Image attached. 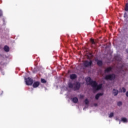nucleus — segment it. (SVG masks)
Segmentation results:
<instances>
[{
    "instance_id": "obj_22",
    "label": "nucleus",
    "mask_w": 128,
    "mask_h": 128,
    "mask_svg": "<svg viewBox=\"0 0 128 128\" xmlns=\"http://www.w3.org/2000/svg\"><path fill=\"white\" fill-rule=\"evenodd\" d=\"M2 16V11L0 10V16Z\"/></svg>"
},
{
    "instance_id": "obj_5",
    "label": "nucleus",
    "mask_w": 128,
    "mask_h": 128,
    "mask_svg": "<svg viewBox=\"0 0 128 128\" xmlns=\"http://www.w3.org/2000/svg\"><path fill=\"white\" fill-rule=\"evenodd\" d=\"M74 90H78L80 88V82H76L74 84Z\"/></svg>"
},
{
    "instance_id": "obj_32",
    "label": "nucleus",
    "mask_w": 128,
    "mask_h": 128,
    "mask_svg": "<svg viewBox=\"0 0 128 128\" xmlns=\"http://www.w3.org/2000/svg\"><path fill=\"white\" fill-rule=\"evenodd\" d=\"M80 96H84L80 95Z\"/></svg>"
},
{
    "instance_id": "obj_7",
    "label": "nucleus",
    "mask_w": 128,
    "mask_h": 128,
    "mask_svg": "<svg viewBox=\"0 0 128 128\" xmlns=\"http://www.w3.org/2000/svg\"><path fill=\"white\" fill-rule=\"evenodd\" d=\"M84 102L85 104L86 105V106H85V108H84V110H86V108H88V104H90V101H88V98H86L84 100Z\"/></svg>"
},
{
    "instance_id": "obj_2",
    "label": "nucleus",
    "mask_w": 128,
    "mask_h": 128,
    "mask_svg": "<svg viewBox=\"0 0 128 128\" xmlns=\"http://www.w3.org/2000/svg\"><path fill=\"white\" fill-rule=\"evenodd\" d=\"M116 76L114 74H108L105 76L104 80H114Z\"/></svg>"
},
{
    "instance_id": "obj_14",
    "label": "nucleus",
    "mask_w": 128,
    "mask_h": 128,
    "mask_svg": "<svg viewBox=\"0 0 128 128\" xmlns=\"http://www.w3.org/2000/svg\"><path fill=\"white\" fill-rule=\"evenodd\" d=\"M4 52H10V47L8 46H4Z\"/></svg>"
},
{
    "instance_id": "obj_17",
    "label": "nucleus",
    "mask_w": 128,
    "mask_h": 128,
    "mask_svg": "<svg viewBox=\"0 0 128 128\" xmlns=\"http://www.w3.org/2000/svg\"><path fill=\"white\" fill-rule=\"evenodd\" d=\"M41 82H42V84H46V80L44 78H41Z\"/></svg>"
},
{
    "instance_id": "obj_30",
    "label": "nucleus",
    "mask_w": 128,
    "mask_h": 128,
    "mask_svg": "<svg viewBox=\"0 0 128 128\" xmlns=\"http://www.w3.org/2000/svg\"><path fill=\"white\" fill-rule=\"evenodd\" d=\"M2 20H3L4 22V18H3Z\"/></svg>"
},
{
    "instance_id": "obj_10",
    "label": "nucleus",
    "mask_w": 128,
    "mask_h": 128,
    "mask_svg": "<svg viewBox=\"0 0 128 128\" xmlns=\"http://www.w3.org/2000/svg\"><path fill=\"white\" fill-rule=\"evenodd\" d=\"M70 98L72 102H74V104H76V102H78V99L76 97H74L72 98Z\"/></svg>"
},
{
    "instance_id": "obj_6",
    "label": "nucleus",
    "mask_w": 128,
    "mask_h": 128,
    "mask_svg": "<svg viewBox=\"0 0 128 128\" xmlns=\"http://www.w3.org/2000/svg\"><path fill=\"white\" fill-rule=\"evenodd\" d=\"M95 62H96V64L98 66H102V60H100L98 59V58L95 59Z\"/></svg>"
},
{
    "instance_id": "obj_3",
    "label": "nucleus",
    "mask_w": 128,
    "mask_h": 128,
    "mask_svg": "<svg viewBox=\"0 0 128 128\" xmlns=\"http://www.w3.org/2000/svg\"><path fill=\"white\" fill-rule=\"evenodd\" d=\"M24 82L26 86H32L34 84V80L30 77L28 78H24Z\"/></svg>"
},
{
    "instance_id": "obj_25",
    "label": "nucleus",
    "mask_w": 128,
    "mask_h": 128,
    "mask_svg": "<svg viewBox=\"0 0 128 128\" xmlns=\"http://www.w3.org/2000/svg\"><path fill=\"white\" fill-rule=\"evenodd\" d=\"M96 100H98V98H100V96H96L95 97Z\"/></svg>"
},
{
    "instance_id": "obj_1",
    "label": "nucleus",
    "mask_w": 128,
    "mask_h": 128,
    "mask_svg": "<svg viewBox=\"0 0 128 128\" xmlns=\"http://www.w3.org/2000/svg\"><path fill=\"white\" fill-rule=\"evenodd\" d=\"M86 82L88 83V86H91L94 92L100 90H102V84H98L96 81L93 80L90 76L88 77L86 79Z\"/></svg>"
},
{
    "instance_id": "obj_20",
    "label": "nucleus",
    "mask_w": 128,
    "mask_h": 128,
    "mask_svg": "<svg viewBox=\"0 0 128 128\" xmlns=\"http://www.w3.org/2000/svg\"><path fill=\"white\" fill-rule=\"evenodd\" d=\"M122 92H126V88H124L123 87V88H122Z\"/></svg>"
},
{
    "instance_id": "obj_24",
    "label": "nucleus",
    "mask_w": 128,
    "mask_h": 128,
    "mask_svg": "<svg viewBox=\"0 0 128 128\" xmlns=\"http://www.w3.org/2000/svg\"><path fill=\"white\" fill-rule=\"evenodd\" d=\"M126 12H125V13L124 14V18H126Z\"/></svg>"
},
{
    "instance_id": "obj_29",
    "label": "nucleus",
    "mask_w": 128,
    "mask_h": 128,
    "mask_svg": "<svg viewBox=\"0 0 128 128\" xmlns=\"http://www.w3.org/2000/svg\"><path fill=\"white\" fill-rule=\"evenodd\" d=\"M126 52L127 54H128V49H126Z\"/></svg>"
},
{
    "instance_id": "obj_28",
    "label": "nucleus",
    "mask_w": 128,
    "mask_h": 128,
    "mask_svg": "<svg viewBox=\"0 0 128 128\" xmlns=\"http://www.w3.org/2000/svg\"><path fill=\"white\" fill-rule=\"evenodd\" d=\"M116 120H119V122H120V119L118 118H116Z\"/></svg>"
},
{
    "instance_id": "obj_26",
    "label": "nucleus",
    "mask_w": 128,
    "mask_h": 128,
    "mask_svg": "<svg viewBox=\"0 0 128 128\" xmlns=\"http://www.w3.org/2000/svg\"><path fill=\"white\" fill-rule=\"evenodd\" d=\"M94 106H98V104H94Z\"/></svg>"
},
{
    "instance_id": "obj_8",
    "label": "nucleus",
    "mask_w": 128,
    "mask_h": 128,
    "mask_svg": "<svg viewBox=\"0 0 128 128\" xmlns=\"http://www.w3.org/2000/svg\"><path fill=\"white\" fill-rule=\"evenodd\" d=\"M112 94L113 96H116L118 94V90H116V88H114L112 91Z\"/></svg>"
},
{
    "instance_id": "obj_18",
    "label": "nucleus",
    "mask_w": 128,
    "mask_h": 128,
    "mask_svg": "<svg viewBox=\"0 0 128 128\" xmlns=\"http://www.w3.org/2000/svg\"><path fill=\"white\" fill-rule=\"evenodd\" d=\"M117 105L118 106H122V102H118L117 104Z\"/></svg>"
},
{
    "instance_id": "obj_4",
    "label": "nucleus",
    "mask_w": 128,
    "mask_h": 128,
    "mask_svg": "<svg viewBox=\"0 0 128 128\" xmlns=\"http://www.w3.org/2000/svg\"><path fill=\"white\" fill-rule=\"evenodd\" d=\"M92 66V60H90V61L86 60L84 62V68H90Z\"/></svg>"
},
{
    "instance_id": "obj_16",
    "label": "nucleus",
    "mask_w": 128,
    "mask_h": 128,
    "mask_svg": "<svg viewBox=\"0 0 128 128\" xmlns=\"http://www.w3.org/2000/svg\"><path fill=\"white\" fill-rule=\"evenodd\" d=\"M114 116V112H110L108 116V118H113Z\"/></svg>"
},
{
    "instance_id": "obj_13",
    "label": "nucleus",
    "mask_w": 128,
    "mask_h": 128,
    "mask_svg": "<svg viewBox=\"0 0 128 128\" xmlns=\"http://www.w3.org/2000/svg\"><path fill=\"white\" fill-rule=\"evenodd\" d=\"M112 68L111 67H108V68H106L105 70H104V72L105 73H108L110 72H112Z\"/></svg>"
},
{
    "instance_id": "obj_27",
    "label": "nucleus",
    "mask_w": 128,
    "mask_h": 128,
    "mask_svg": "<svg viewBox=\"0 0 128 128\" xmlns=\"http://www.w3.org/2000/svg\"><path fill=\"white\" fill-rule=\"evenodd\" d=\"M126 96H128V91L126 92Z\"/></svg>"
},
{
    "instance_id": "obj_23",
    "label": "nucleus",
    "mask_w": 128,
    "mask_h": 128,
    "mask_svg": "<svg viewBox=\"0 0 128 128\" xmlns=\"http://www.w3.org/2000/svg\"><path fill=\"white\" fill-rule=\"evenodd\" d=\"M92 42L93 44H96V42H94V40H92Z\"/></svg>"
},
{
    "instance_id": "obj_15",
    "label": "nucleus",
    "mask_w": 128,
    "mask_h": 128,
    "mask_svg": "<svg viewBox=\"0 0 128 128\" xmlns=\"http://www.w3.org/2000/svg\"><path fill=\"white\" fill-rule=\"evenodd\" d=\"M68 86L70 88H74V84H72V82H69L68 83Z\"/></svg>"
},
{
    "instance_id": "obj_21",
    "label": "nucleus",
    "mask_w": 128,
    "mask_h": 128,
    "mask_svg": "<svg viewBox=\"0 0 128 128\" xmlns=\"http://www.w3.org/2000/svg\"><path fill=\"white\" fill-rule=\"evenodd\" d=\"M102 96V94H98L95 96Z\"/></svg>"
},
{
    "instance_id": "obj_19",
    "label": "nucleus",
    "mask_w": 128,
    "mask_h": 128,
    "mask_svg": "<svg viewBox=\"0 0 128 128\" xmlns=\"http://www.w3.org/2000/svg\"><path fill=\"white\" fill-rule=\"evenodd\" d=\"M114 58L115 60H118V55H116L114 56Z\"/></svg>"
},
{
    "instance_id": "obj_11",
    "label": "nucleus",
    "mask_w": 128,
    "mask_h": 128,
    "mask_svg": "<svg viewBox=\"0 0 128 128\" xmlns=\"http://www.w3.org/2000/svg\"><path fill=\"white\" fill-rule=\"evenodd\" d=\"M40 86V82L36 81L33 84V88H36Z\"/></svg>"
},
{
    "instance_id": "obj_12",
    "label": "nucleus",
    "mask_w": 128,
    "mask_h": 128,
    "mask_svg": "<svg viewBox=\"0 0 128 128\" xmlns=\"http://www.w3.org/2000/svg\"><path fill=\"white\" fill-rule=\"evenodd\" d=\"M120 122H122L124 124H126V122H128V119L126 118H122L120 121L119 122V124H120Z\"/></svg>"
},
{
    "instance_id": "obj_31",
    "label": "nucleus",
    "mask_w": 128,
    "mask_h": 128,
    "mask_svg": "<svg viewBox=\"0 0 128 128\" xmlns=\"http://www.w3.org/2000/svg\"><path fill=\"white\" fill-rule=\"evenodd\" d=\"M2 74L3 76L4 75V72H2Z\"/></svg>"
},
{
    "instance_id": "obj_9",
    "label": "nucleus",
    "mask_w": 128,
    "mask_h": 128,
    "mask_svg": "<svg viewBox=\"0 0 128 128\" xmlns=\"http://www.w3.org/2000/svg\"><path fill=\"white\" fill-rule=\"evenodd\" d=\"M70 80H74L78 78V76L76 74H71L70 76Z\"/></svg>"
}]
</instances>
